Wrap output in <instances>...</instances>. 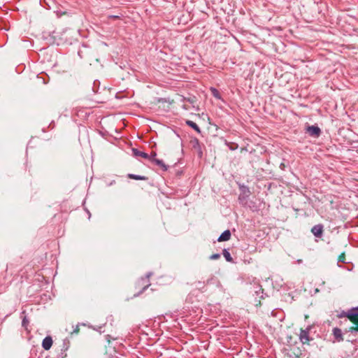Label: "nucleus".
<instances>
[{
  "label": "nucleus",
  "instance_id": "obj_9",
  "mask_svg": "<svg viewBox=\"0 0 358 358\" xmlns=\"http://www.w3.org/2000/svg\"><path fill=\"white\" fill-rule=\"evenodd\" d=\"M311 232L315 237H321L323 232L322 225H314L311 229Z\"/></svg>",
  "mask_w": 358,
  "mask_h": 358
},
{
  "label": "nucleus",
  "instance_id": "obj_30",
  "mask_svg": "<svg viewBox=\"0 0 358 358\" xmlns=\"http://www.w3.org/2000/svg\"><path fill=\"white\" fill-rule=\"evenodd\" d=\"M243 150H247L246 148H241V152H243Z\"/></svg>",
  "mask_w": 358,
  "mask_h": 358
},
{
  "label": "nucleus",
  "instance_id": "obj_17",
  "mask_svg": "<svg viewBox=\"0 0 358 358\" xmlns=\"http://www.w3.org/2000/svg\"><path fill=\"white\" fill-rule=\"evenodd\" d=\"M153 163L159 166L164 171L168 170V166L166 165L162 159H154Z\"/></svg>",
  "mask_w": 358,
  "mask_h": 358
},
{
  "label": "nucleus",
  "instance_id": "obj_31",
  "mask_svg": "<svg viewBox=\"0 0 358 358\" xmlns=\"http://www.w3.org/2000/svg\"><path fill=\"white\" fill-rule=\"evenodd\" d=\"M110 358H113V357H110Z\"/></svg>",
  "mask_w": 358,
  "mask_h": 358
},
{
  "label": "nucleus",
  "instance_id": "obj_27",
  "mask_svg": "<svg viewBox=\"0 0 358 358\" xmlns=\"http://www.w3.org/2000/svg\"><path fill=\"white\" fill-rule=\"evenodd\" d=\"M194 99H195V97H194V98H188V99H187V101H188L189 102H190V103H194Z\"/></svg>",
  "mask_w": 358,
  "mask_h": 358
},
{
  "label": "nucleus",
  "instance_id": "obj_14",
  "mask_svg": "<svg viewBox=\"0 0 358 358\" xmlns=\"http://www.w3.org/2000/svg\"><path fill=\"white\" fill-rule=\"evenodd\" d=\"M185 124L187 126H189V127H191L192 129H193L196 133H198V134L201 133V129L194 122L189 120H187L185 121Z\"/></svg>",
  "mask_w": 358,
  "mask_h": 358
},
{
  "label": "nucleus",
  "instance_id": "obj_11",
  "mask_svg": "<svg viewBox=\"0 0 358 358\" xmlns=\"http://www.w3.org/2000/svg\"><path fill=\"white\" fill-rule=\"evenodd\" d=\"M57 33L54 31L52 33L49 34L48 37H45V38L48 41V43L50 44L57 43V45H59V41L57 38V36L55 35Z\"/></svg>",
  "mask_w": 358,
  "mask_h": 358
},
{
  "label": "nucleus",
  "instance_id": "obj_5",
  "mask_svg": "<svg viewBox=\"0 0 358 358\" xmlns=\"http://www.w3.org/2000/svg\"><path fill=\"white\" fill-rule=\"evenodd\" d=\"M344 317H348L350 321L356 324L358 322V306L352 308L347 311H342L338 315V317L340 318Z\"/></svg>",
  "mask_w": 358,
  "mask_h": 358
},
{
  "label": "nucleus",
  "instance_id": "obj_12",
  "mask_svg": "<svg viewBox=\"0 0 358 358\" xmlns=\"http://www.w3.org/2000/svg\"><path fill=\"white\" fill-rule=\"evenodd\" d=\"M231 232L229 230H225L224 232L221 234V235L217 238L219 242L227 241L230 239Z\"/></svg>",
  "mask_w": 358,
  "mask_h": 358
},
{
  "label": "nucleus",
  "instance_id": "obj_2",
  "mask_svg": "<svg viewBox=\"0 0 358 358\" xmlns=\"http://www.w3.org/2000/svg\"><path fill=\"white\" fill-rule=\"evenodd\" d=\"M292 207L294 211H304L303 215H315L311 200L305 194L297 195L293 201Z\"/></svg>",
  "mask_w": 358,
  "mask_h": 358
},
{
  "label": "nucleus",
  "instance_id": "obj_29",
  "mask_svg": "<svg viewBox=\"0 0 358 358\" xmlns=\"http://www.w3.org/2000/svg\"><path fill=\"white\" fill-rule=\"evenodd\" d=\"M339 262H344V261L343 260V257H339Z\"/></svg>",
  "mask_w": 358,
  "mask_h": 358
},
{
  "label": "nucleus",
  "instance_id": "obj_3",
  "mask_svg": "<svg viewBox=\"0 0 358 358\" xmlns=\"http://www.w3.org/2000/svg\"><path fill=\"white\" fill-rule=\"evenodd\" d=\"M330 211L328 212L327 218L331 222H344L347 220V215L344 213L346 211L344 208H337L334 205V201L329 200Z\"/></svg>",
  "mask_w": 358,
  "mask_h": 358
},
{
  "label": "nucleus",
  "instance_id": "obj_6",
  "mask_svg": "<svg viewBox=\"0 0 358 358\" xmlns=\"http://www.w3.org/2000/svg\"><path fill=\"white\" fill-rule=\"evenodd\" d=\"M189 143L192 149L196 151L198 157L201 159L203 157V151L199 140L196 137L192 138Z\"/></svg>",
  "mask_w": 358,
  "mask_h": 358
},
{
  "label": "nucleus",
  "instance_id": "obj_22",
  "mask_svg": "<svg viewBox=\"0 0 358 358\" xmlns=\"http://www.w3.org/2000/svg\"><path fill=\"white\" fill-rule=\"evenodd\" d=\"M228 146L231 150H235L238 147V144L234 143H231L229 145H228Z\"/></svg>",
  "mask_w": 358,
  "mask_h": 358
},
{
  "label": "nucleus",
  "instance_id": "obj_23",
  "mask_svg": "<svg viewBox=\"0 0 358 358\" xmlns=\"http://www.w3.org/2000/svg\"><path fill=\"white\" fill-rule=\"evenodd\" d=\"M29 324V320L27 318V317H24L23 319H22V325L24 327H27V326Z\"/></svg>",
  "mask_w": 358,
  "mask_h": 358
},
{
  "label": "nucleus",
  "instance_id": "obj_19",
  "mask_svg": "<svg viewBox=\"0 0 358 358\" xmlns=\"http://www.w3.org/2000/svg\"><path fill=\"white\" fill-rule=\"evenodd\" d=\"M223 256L225 259L229 262H233V258L231 256L229 251L227 249H224L222 252Z\"/></svg>",
  "mask_w": 358,
  "mask_h": 358
},
{
  "label": "nucleus",
  "instance_id": "obj_18",
  "mask_svg": "<svg viewBox=\"0 0 358 358\" xmlns=\"http://www.w3.org/2000/svg\"><path fill=\"white\" fill-rule=\"evenodd\" d=\"M210 92H211V94L212 95L216 98L217 99H222V96H221V94L220 92H219L218 90H217L216 88L215 87H210Z\"/></svg>",
  "mask_w": 358,
  "mask_h": 358
},
{
  "label": "nucleus",
  "instance_id": "obj_24",
  "mask_svg": "<svg viewBox=\"0 0 358 358\" xmlns=\"http://www.w3.org/2000/svg\"><path fill=\"white\" fill-rule=\"evenodd\" d=\"M220 257V255L217 253V254H213L210 257V259L211 260H215V259H217Z\"/></svg>",
  "mask_w": 358,
  "mask_h": 358
},
{
  "label": "nucleus",
  "instance_id": "obj_25",
  "mask_svg": "<svg viewBox=\"0 0 358 358\" xmlns=\"http://www.w3.org/2000/svg\"><path fill=\"white\" fill-rule=\"evenodd\" d=\"M108 19H113V20H117V19H120V16L115 15H110L108 16Z\"/></svg>",
  "mask_w": 358,
  "mask_h": 358
},
{
  "label": "nucleus",
  "instance_id": "obj_8",
  "mask_svg": "<svg viewBox=\"0 0 358 358\" xmlns=\"http://www.w3.org/2000/svg\"><path fill=\"white\" fill-rule=\"evenodd\" d=\"M310 327H307L306 329H301L300 334H299V339L300 341L303 343H308L310 341V336H309V332H310Z\"/></svg>",
  "mask_w": 358,
  "mask_h": 358
},
{
  "label": "nucleus",
  "instance_id": "obj_21",
  "mask_svg": "<svg viewBox=\"0 0 358 358\" xmlns=\"http://www.w3.org/2000/svg\"><path fill=\"white\" fill-rule=\"evenodd\" d=\"M156 156H157V152L155 151H152L150 155H148V158H147V159H149L152 163H153L154 159H157L156 158Z\"/></svg>",
  "mask_w": 358,
  "mask_h": 358
},
{
  "label": "nucleus",
  "instance_id": "obj_4",
  "mask_svg": "<svg viewBox=\"0 0 358 358\" xmlns=\"http://www.w3.org/2000/svg\"><path fill=\"white\" fill-rule=\"evenodd\" d=\"M78 55L80 59H85L87 62H89L90 64H92L91 62L94 59L93 50L84 43L78 49Z\"/></svg>",
  "mask_w": 358,
  "mask_h": 358
},
{
  "label": "nucleus",
  "instance_id": "obj_10",
  "mask_svg": "<svg viewBox=\"0 0 358 358\" xmlns=\"http://www.w3.org/2000/svg\"><path fill=\"white\" fill-rule=\"evenodd\" d=\"M52 345V339L50 336H46L42 342V347L45 350H48L50 349Z\"/></svg>",
  "mask_w": 358,
  "mask_h": 358
},
{
  "label": "nucleus",
  "instance_id": "obj_16",
  "mask_svg": "<svg viewBox=\"0 0 358 358\" xmlns=\"http://www.w3.org/2000/svg\"><path fill=\"white\" fill-rule=\"evenodd\" d=\"M127 178L136 180H148V178L144 176L136 175L134 173L127 174Z\"/></svg>",
  "mask_w": 358,
  "mask_h": 358
},
{
  "label": "nucleus",
  "instance_id": "obj_1",
  "mask_svg": "<svg viewBox=\"0 0 358 358\" xmlns=\"http://www.w3.org/2000/svg\"><path fill=\"white\" fill-rule=\"evenodd\" d=\"M238 189L240 193L238 196V201L241 206L256 213H259L264 208V203L263 201L255 196H252V192L248 186L239 184Z\"/></svg>",
  "mask_w": 358,
  "mask_h": 358
},
{
  "label": "nucleus",
  "instance_id": "obj_13",
  "mask_svg": "<svg viewBox=\"0 0 358 358\" xmlns=\"http://www.w3.org/2000/svg\"><path fill=\"white\" fill-rule=\"evenodd\" d=\"M333 334H334L335 338L338 342L343 341V334H342V331L341 329L337 328V327L334 328L333 329Z\"/></svg>",
  "mask_w": 358,
  "mask_h": 358
},
{
  "label": "nucleus",
  "instance_id": "obj_26",
  "mask_svg": "<svg viewBox=\"0 0 358 358\" xmlns=\"http://www.w3.org/2000/svg\"><path fill=\"white\" fill-rule=\"evenodd\" d=\"M48 127L50 128V129H53L55 127V123H54L53 121L51 123H50Z\"/></svg>",
  "mask_w": 358,
  "mask_h": 358
},
{
  "label": "nucleus",
  "instance_id": "obj_7",
  "mask_svg": "<svg viewBox=\"0 0 358 358\" xmlns=\"http://www.w3.org/2000/svg\"><path fill=\"white\" fill-rule=\"evenodd\" d=\"M306 133L312 137L317 138L320 136L322 131L317 125H308L306 127Z\"/></svg>",
  "mask_w": 358,
  "mask_h": 358
},
{
  "label": "nucleus",
  "instance_id": "obj_28",
  "mask_svg": "<svg viewBox=\"0 0 358 358\" xmlns=\"http://www.w3.org/2000/svg\"><path fill=\"white\" fill-rule=\"evenodd\" d=\"M339 262H344V261L343 260V257H339Z\"/></svg>",
  "mask_w": 358,
  "mask_h": 358
},
{
  "label": "nucleus",
  "instance_id": "obj_15",
  "mask_svg": "<svg viewBox=\"0 0 358 358\" xmlns=\"http://www.w3.org/2000/svg\"><path fill=\"white\" fill-rule=\"evenodd\" d=\"M131 151H132L133 155L136 157H141L144 159L148 158V154H147L146 152L140 151L137 148H133L131 149Z\"/></svg>",
  "mask_w": 358,
  "mask_h": 358
},
{
  "label": "nucleus",
  "instance_id": "obj_20",
  "mask_svg": "<svg viewBox=\"0 0 358 358\" xmlns=\"http://www.w3.org/2000/svg\"><path fill=\"white\" fill-rule=\"evenodd\" d=\"M295 213H296V217H299V218L310 217L313 216V215H303L304 211H295Z\"/></svg>",
  "mask_w": 358,
  "mask_h": 358
}]
</instances>
